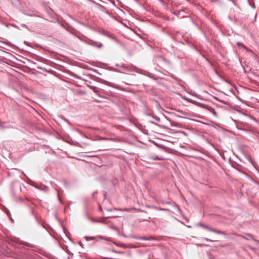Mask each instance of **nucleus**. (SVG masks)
<instances>
[{
	"mask_svg": "<svg viewBox=\"0 0 259 259\" xmlns=\"http://www.w3.org/2000/svg\"><path fill=\"white\" fill-rule=\"evenodd\" d=\"M201 226L202 227H203L204 228L208 230V231H212L213 232H214L215 233L219 234H223V233L222 232H221L220 231L217 230H214V229H213L211 228H210L207 226L203 225H201Z\"/></svg>",
	"mask_w": 259,
	"mask_h": 259,
	"instance_id": "nucleus-1",
	"label": "nucleus"
},
{
	"mask_svg": "<svg viewBox=\"0 0 259 259\" xmlns=\"http://www.w3.org/2000/svg\"><path fill=\"white\" fill-rule=\"evenodd\" d=\"M150 159L152 160H163L165 159L162 157L159 156H151Z\"/></svg>",
	"mask_w": 259,
	"mask_h": 259,
	"instance_id": "nucleus-2",
	"label": "nucleus"
},
{
	"mask_svg": "<svg viewBox=\"0 0 259 259\" xmlns=\"http://www.w3.org/2000/svg\"><path fill=\"white\" fill-rule=\"evenodd\" d=\"M183 99L189 102H191V103H194V104H195L196 103V102L193 101L192 100H191V99H188L187 98H186L185 97H182Z\"/></svg>",
	"mask_w": 259,
	"mask_h": 259,
	"instance_id": "nucleus-3",
	"label": "nucleus"
},
{
	"mask_svg": "<svg viewBox=\"0 0 259 259\" xmlns=\"http://www.w3.org/2000/svg\"><path fill=\"white\" fill-rule=\"evenodd\" d=\"M94 46H96V47H97L98 48H100V47H101L102 46V44H100L99 45H97V43H95L94 44Z\"/></svg>",
	"mask_w": 259,
	"mask_h": 259,
	"instance_id": "nucleus-4",
	"label": "nucleus"
},
{
	"mask_svg": "<svg viewBox=\"0 0 259 259\" xmlns=\"http://www.w3.org/2000/svg\"><path fill=\"white\" fill-rule=\"evenodd\" d=\"M141 239H143V240H147L148 238H140Z\"/></svg>",
	"mask_w": 259,
	"mask_h": 259,
	"instance_id": "nucleus-5",
	"label": "nucleus"
},
{
	"mask_svg": "<svg viewBox=\"0 0 259 259\" xmlns=\"http://www.w3.org/2000/svg\"><path fill=\"white\" fill-rule=\"evenodd\" d=\"M237 45H238V46H240V45H241V44H240V43H238V44H237Z\"/></svg>",
	"mask_w": 259,
	"mask_h": 259,
	"instance_id": "nucleus-6",
	"label": "nucleus"
},
{
	"mask_svg": "<svg viewBox=\"0 0 259 259\" xmlns=\"http://www.w3.org/2000/svg\"><path fill=\"white\" fill-rule=\"evenodd\" d=\"M160 210H165L164 209H162L161 208H160Z\"/></svg>",
	"mask_w": 259,
	"mask_h": 259,
	"instance_id": "nucleus-7",
	"label": "nucleus"
}]
</instances>
